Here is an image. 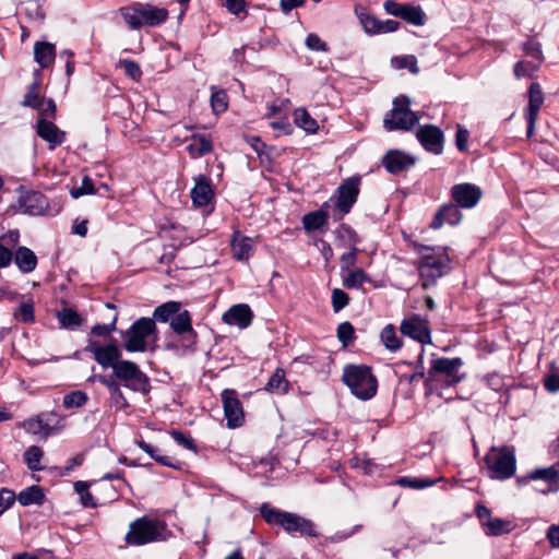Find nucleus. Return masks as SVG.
<instances>
[{"instance_id": "1", "label": "nucleus", "mask_w": 559, "mask_h": 559, "mask_svg": "<svg viewBox=\"0 0 559 559\" xmlns=\"http://www.w3.org/2000/svg\"><path fill=\"white\" fill-rule=\"evenodd\" d=\"M262 519L271 526L282 527L287 534L300 537H318L317 525L297 513L283 511L263 503L260 507Z\"/></svg>"}, {"instance_id": "2", "label": "nucleus", "mask_w": 559, "mask_h": 559, "mask_svg": "<svg viewBox=\"0 0 559 559\" xmlns=\"http://www.w3.org/2000/svg\"><path fill=\"white\" fill-rule=\"evenodd\" d=\"M123 348L129 353L154 352L158 338L157 325L154 319L141 317L131 326L120 332Z\"/></svg>"}, {"instance_id": "3", "label": "nucleus", "mask_w": 559, "mask_h": 559, "mask_svg": "<svg viewBox=\"0 0 559 559\" xmlns=\"http://www.w3.org/2000/svg\"><path fill=\"white\" fill-rule=\"evenodd\" d=\"M120 14L131 29L142 27H157L168 19V10L151 3L136 2L132 5L120 8Z\"/></svg>"}, {"instance_id": "4", "label": "nucleus", "mask_w": 559, "mask_h": 559, "mask_svg": "<svg viewBox=\"0 0 559 559\" xmlns=\"http://www.w3.org/2000/svg\"><path fill=\"white\" fill-rule=\"evenodd\" d=\"M170 535L164 522L142 516L130 523L126 535V543L132 546H142L150 543L166 540Z\"/></svg>"}, {"instance_id": "5", "label": "nucleus", "mask_w": 559, "mask_h": 559, "mask_svg": "<svg viewBox=\"0 0 559 559\" xmlns=\"http://www.w3.org/2000/svg\"><path fill=\"white\" fill-rule=\"evenodd\" d=\"M414 248L421 253V258L417 262V269L419 272V276L423 281V288L427 289L430 286L435 285L437 280L442 277L450 271V258L444 253H429L424 254L426 250H432V248L414 243Z\"/></svg>"}, {"instance_id": "6", "label": "nucleus", "mask_w": 559, "mask_h": 559, "mask_svg": "<svg viewBox=\"0 0 559 559\" xmlns=\"http://www.w3.org/2000/svg\"><path fill=\"white\" fill-rule=\"evenodd\" d=\"M342 380L350 389V392L362 401L370 400L377 393L378 381L368 366H346Z\"/></svg>"}, {"instance_id": "7", "label": "nucleus", "mask_w": 559, "mask_h": 559, "mask_svg": "<svg viewBox=\"0 0 559 559\" xmlns=\"http://www.w3.org/2000/svg\"><path fill=\"white\" fill-rule=\"evenodd\" d=\"M489 478L507 480L515 475V449L510 445L492 447L484 456Z\"/></svg>"}, {"instance_id": "8", "label": "nucleus", "mask_w": 559, "mask_h": 559, "mask_svg": "<svg viewBox=\"0 0 559 559\" xmlns=\"http://www.w3.org/2000/svg\"><path fill=\"white\" fill-rule=\"evenodd\" d=\"M170 329L178 336V341L167 343V349L195 350L198 333L192 326V317L188 310H179L170 321Z\"/></svg>"}, {"instance_id": "9", "label": "nucleus", "mask_w": 559, "mask_h": 559, "mask_svg": "<svg viewBox=\"0 0 559 559\" xmlns=\"http://www.w3.org/2000/svg\"><path fill=\"white\" fill-rule=\"evenodd\" d=\"M110 377L133 392L146 395L151 391L148 377L131 360L123 359L114 366Z\"/></svg>"}, {"instance_id": "10", "label": "nucleus", "mask_w": 559, "mask_h": 559, "mask_svg": "<svg viewBox=\"0 0 559 559\" xmlns=\"http://www.w3.org/2000/svg\"><path fill=\"white\" fill-rule=\"evenodd\" d=\"M411 99L400 95L393 100V108L386 112L383 126L388 131L412 130L418 123L417 115L409 109Z\"/></svg>"}, {"instance_id": "11", "label": "nucleus", "mask_w": 559, "mask_h": 559, "mask_svg": "<svg viewBox=\"0 0 559 559\" xmlns=\"http://www.w3.org/2000/svg\"><path fill=\"white\" fill-rule=\"evenodd\" d=\"M64 417L56 412H43L23 423V428L32 435L47 439L64 428Z\"/></svg>"}, {"instance_id": "12", "label": "nucleus", "mask_w": 559, "mask_h": 559, "mask_svg": "<svg viewBox=\"0 0 559 559\" xmlns=\"http://www.w3.org/2000/svg\"><path fill=\"white\" fill-rule=\"evenodd\" d=\"M462 366L463 360L460 357H440L432 359L428 370L427 381H439L442 377L448 386L455 385L462 380V377L457 373Z\"/></svg>"}, {"instance_id": "13", "label": "nucleus", "mask_w": 559, "mask_h": 559, "mask_svg": "<svg viewBox=\"0 0 559 559\" xmlns=\"http://www.w3.org/2000/svg\"><path fill=\"white\" fill-rule=\"evenodd\" d=\"M359 177H350L345 179L337 188V200L335 202L336 215L335 221H341L348 214L356 203L359 194Z\"/></svg>"}, {"instance_id": "14", "label": "nucleus", "mask_w": 559, "mask_h": 559, "mask_svg": "<svg viewBox=\"0 0 559 559\" xmlns=\"http://www.w3.org/2000/svg\"><path fill=\"white\" fill-rule=\"evenodd\" d=\"M475 514L487 536H501L511 533L515 528V525L510 520L492 518L490 509L483 503L476 504Z\"/></svg>"}, {"instance_id": "15", "label": "nucleus", "mask_w": 559, "mask_h": 559, "mask_svg": "<svg viewBox=\"0 0 559 559\" xmlns=\"http://www.w3.org/2000/svg\"><path fill=\"white\" fill-rule=\"evenodd\" d=\"M85 352L93 354L94 359L103 368H111L122 361V354L116 342H110L106 345H100L99 342L88 340L84 348Z\"/></svg>"}, {"instance_id": "16", "label": "nucleus", "mask_w": 559, "mask_h": 559, "mask_svg": "<svg viewBox=\"0 0 559 559\" xmlns=\"http://www.w3.org/2000/svg\"><path fill=\"white\" fill-rule=\"evenodd\" d=\"M221 397L227 427L235 429L242 426L245 423V412L236 390L225 389Z\"/></svg>"}, {"instance_id": "17", "label": "nucleus", "mask_w": 559, "mask_h": 559, "mask_svg": "<svg viewBox=\"0 0 559 559\" xmlns=\"http://www.w3.org/2000/svg\"><path fill=\"white\" fill-rule=\"evenodd\" d=\"M16 209L32 216L46 215L49 210V202L47 197L40 191H22L17 199Z\"/></svg>"}, {"instance_id": "18", "label": "nucleus", "mask_w": 559, "mask_h": 559, "mask_svg": "<svg viewBox=\"0 0 559 559\" xmlns=\"http://www.w3.org/2000/svg\"><path fill=\"white\" fill-rule=\"evenodd\" d=\"M400 330L403 335L419 342L421 345L431 343L429 322L419 314H412L404 319L401 322Z\"/></svg>"}, {"instance_id": "19", "label": "nucleus", "mask_w": 559, "mask_h": 559, "mask_svg": "<svg viewBox=\"0 0 559 559\" xmlns=\"http://www.w3.org/2000/svg\"><path fill=\"white\" fill-rule=\"evenodd\" d=\"M451 199L461 209H473L483 197V190L469 182L456 183L450 190Z\"/></svg>"}, {"instance_id": "20", "label": "nucleus", "mask_w": 559, "mask_h": 559, "mask_svg": "<svg viewBox=\"0 0 559 559\" xmlns=\"http://www.w3.org/2000/svg\"><path fill=\"white\" fill-rule=\"evenodd\" d=\"M416 138L426 151L435 155L442 153L444 135L439 127L435 124L421 126L416 132Z\"/></svg>"}, {"instance_id": "21", "label": "nucleus", "mask_w": 559, "mask_h": 559, "mask_svg": "<svg viewBox=\"0 0 559 559\" xmlns=\"http://www.w3.org/2000/svg\"><path fill=\"white\" fill-rule=\"evenodd\" d=\"M382 166L391 175H399L408 170L416 163L414 156L399 150H390L382 157Z\"/></svg>"}, {"instance_id": "22", "label": "nucleus", "mask_w": 559, "mask_h": 559, "mask_svg": "<svg viewBox=\"0 0 559 559\" xmlns=\"http://www.w3.org/2000/svg\"><path fill=\"white\" fill-rule=\"evenodd\" d=\"M544 104V93L539 83L533 82L528 87V105L526 108L527 136H531L535 129L538 111Z\"/></svg>"}, {"instance_id": "23", "label": "nucleus", "mask_w": 559, "mask_h": 559, "mask_svg": "<svg viewBox=\"0 0 559 559\" xmlns=\"http://www.w3.org/2000/svg\"><path fill=\"white\" fill-rule=\"evenodd\" d=\"M37 135L49 144L50 150H55L66 140V132L60 130L52 120L37 119Z\"/></svg>"}, {"instance_id": "24", "label": "nucleus", "mask_w": 559, "mask_h": 559, "mask_svg": "<svg viewBox=\"0 0 559 559\" xmlns=\"http://www.w3.org/2000/svg\"><path fill=\"white\" fill-rule=\"evenodd\" d=\"M194 187L191 190V199L197 207L209 205L214 199V190L211 178L205 175H199L194 178Z\"/></svg>"}, {"instance_id": "25", "label": "nucleus", "mask_w": 559, "mask_h": 559, "mask_svg": "<svg viewBox=\"0 0 559 559\" xmlns=\"http://www.w3.org/2000/svg\"><path fill=\"white\" fill-rule=\"evenodd\" d=\"M462 217L463 215L460 211V206L456 203H445L441 205L439 210L436 212L430 223V228L439 229L441 226H443V224L455 226L460 224Z\"/></svg>"}, {"instance_id": "26", "label": "nucleus", "mask_w": 559, "mask_h": 559, "mask_svg": "<svg viewBox=\"0 0 559 559\" xmlns=\"http://www.w3.org/2000/svg\"><path fill=\"white\" fill-rule=\"evenodd\" d=\"M223 321L229 325H238L240 329L248 328L253 319V312L246 304L231 306L224 314Z\"/></svg>"}, {"instance_id": "27", "label": "nucleus", "mask_w": 559, "mask_h": 559, "mask_svg": "<svg viewBox=\"0 0 559 559\" xmlns=\"http://www.w3.org/2000/svg\"><path fill=\"white\" fill-rule=\"evenodd\" d=\"M136 445L147 453L156 463L163 466H167L176 471H181L183 468V462L174 455L164 454L158 448L144 440H138Z\"/></svg>"}, {"instance_id": "28", "label": "nucleus", "mask_w": 559, "mask_h": 559, "mask_svg": "<svg viewBox=\"0 0 559 559\" xmlns=\"http://www.w3.org/2000/svg\"><path fill=\"white\" fill-rule=\"evenodd\" d=\"M94 379H96L100 384H103L107 389L110 402L114 406H116L118 409H126L130 406L123 392L121 391V384L118 381H116L112 377L99 374L90 378V381Z\"/></svg>"}, {"instance_id": "29", "label": "nucleus", "mask_w": 559, "mask_h": 559, "mask_svg": "<svg viewBox=\"0 0 559 559\" xmlns=\"http://www.w3.org/2000/svg\"><path fill=\"white\" fill-rule=\"evenodd\" d=\"M13 260L22 273H31L37 266V257L35 252L25 246L16 248Z\"/></svg>"}, {"instance_id": "30", "label": "nucleus", "mask_w": 559, "mask_h": 559, "mask_svg": "<svg viewBox=\"0 0 559 559\" xmlns=\"http://www.w3.org/2000/svg\"><path fill=\"white\" fill-rule=\"evenodd\" d=\"M34 82L28 86L27 92L25 93L22 105L24 107H29L32 109H39L40 106L44 105V97H41L38 93V88L40 85V76L41 72L39 69L35 70L34 73Z\"/></svg>"}, {"instance_id": "31", "label": "nucleus", "mask_w": 559, "mask_h": 559, "mask_svg": "<svg viewBox=\"0 0 559 559\" xmlns=\"http://www.w3.org/2000/svg\"><path fill=\"white\" fill-rule=\"evenodd\" d=\"M55 45L48 41H37L34 45V58L41 69L48 68L55 60Z\"/></svg>"}, {"instance_id": "32", "label": "nucleus", "mask_w": 559, "mask_h": 559, "mask_svg": "<svg viewBox=\"0 0 559 559\" xmlns=\"http://www.w3.org/2000/svg\"><path fill=\"white\" fill-rule=\"evenodd\" d=\"M16 499L21 506L27 507L31 504L41 506L46 497L41 487L33 485L20 491Z\"/></svg>"}, {"instance_id": "33", "label": "nucleus", "mask_w": 559, "mask_h": 559, "mask_svg": "<svg viewBox=\"0 0 559 559\" xmlns=\"http://www.w3.org/2000/svg\"><path fill=\"white\" fill-rule=\"evenodd\" d=\"M181 309V302L170 300L167 302H164L156 307L153 311V317L151 319H154V322H162L166 323L173 320V318L179 312Z\"/></svg>"}, {"instance_id": "34", "label": "nucleus", "mask_w": 559, "mask_h": 559, "mask_svg": "<svg viewBox=\"0 0 559 559\" xmlns=\"http://www.w3.org/2000/svg\"><path fill=\"white\" fill-rule=\"evenodd\" d=\"M328 203H324L318 211L309 212L302 217V224L306 231L320 229L328 223L329 215L324 211Z\"/></svg>"}, {"instance_id": "35", "label": "nucleus", "mask_w": 559, "mask_h": 559, "mask_svg": "<svg viewBox=\"0 0 559 559\" xmlns=\"http://www.w3.org/2000/svg\"><path fill=\"white\" fill-rule=\"evenodd\" d=\"M264 389L270 393H287L289 390V383L286 380L285 370L282 368H276L266 382Z\"/></svg>"}, {"instance_id": "36", "label": "nucleus", "mask_w": 559, "mask_h": 559, "mask_svg": "<svg viewBox=\"0 0 559 559\" xmlns=\"http://www.w3.org/2000/svg\"><path fill=\"white\" fill-rule=\"evenodd\" d=\"M59 324L63 329L75 330L83 323L82 317L72 308L64 307L57 312Z\"/></svg>"}, {"instance_id": "37", "label": "nucleus", "mask_w": 559, "mask_h": 559, "mask_svg": "<svg viewBox=\"0 0 559 559\" xmlns=\"http://www.w3.org/2000/svg\"><path fill=\"white\" fill-rule=\"evenodd\" d=\"M231 248L237 260L248 259L252 251V240L236 233L231 240Z\"/></svg>"}, {"instance_id": "38", "label": "nucleus", "mask_w": 559, "mask_h": 559, "mask_svg": "<svg viewBox=\"0 0 559 559\" xmlns=\"http://www.w3.org/2000/svg\"><path fill=\"white\" fill-rule=\"evenodd\" d=\"M400 19L412 25L421 26L426 22V14L419 5L415 7L406 3L403 11H401Z\"/></svg>"}, {"instance_id": "39", "label": "nucleus", "mask_w": 559, "mask_h": 559, "mask_svg": "<svg viewBox=\"0 0 559 559\" xmlns=\"http://www.w3.org/2000/svg\"><path fill=\"white\" fill-rule=\"evenodd\" d=\"M294 122L297 127L304 129L308 133H316L319 129L318 122L305 108L295 109Z\"/></svg>"}, {"instance_id": "40", "label": "nucleus", "mask_w": 559, "mask_h": 559, "mask_svg": "<svg viewBox=\"0 0 559 559\" xmlns=\"http://www.w3.org/2000/svg\"><path fill=\"white\" fill-rule=\"evenodd\" d=\"M213 150L212 141L205 135L194 138V141L187 146V151L193 158L201 157L211 153Z\"/></svg>"}, {"instance_id": "41", "label": "nucleus", "mask_w": 559, "mask_h": 559, "mask_svg": "<svg viewBox=\"0 0 559 559\" xmlns=\"http://www.w3.org/2000/svg\"><path fill=\"white\" fill-rule=\"evenodd\" d=\"M380 338L385 348L390 352H396L402 347V341L396 335V330L393 324H388L382 329Z\"/></svg>"}, {"instance_id": "42", "label": "nucleus", "mask_w": 559, "mask_h": 559, "mask_svg": "<svg viewBox=\"0 0 559 559\" xmlns=\"http://www.w3.org/2000/svg\"><path fill=\"white\" fill-rule=\"evenodd\" d=\"M334 234L336 238L345 246L348 247H357V245L360 242V237L355 231L354 228H352L349 225L342 223L335 230Z\"/></svg>"}, {"instance_id": "43", "label": "nucleus", "mask_w": 559, "mask_h": 559, "mask_svg": "<svg viewBox=\"0 0 559 559\" xmlns=\"http://www.w3.org/2000/svg\"><path fill=\"white\" fill-rule=\"evenodd\" d=\"M366 282H371V280L360 267L349 271V273L343 277V286L347 289H358Z\"/></svg>"}, {"instance_id": "44", "label": "nucleus", "mask_w": 559, "mask_h": 559, "mask_svg": "<svg viewBox=\"0 0 559 559\" xmlns=\"http://www.w3.org/2000/svg\"><path fill=\"white\" fill-rule=\"evenodd\" d=\"M88 395L81 390H75L67 393L62 399V406L66 409L81 408L88 402Z\"/></svg>"}, {"instance_id": "45", "label": "nucleus", "mask_w": 559, "mask_h": 559, "mask_svg": "<svg viewBox=\"0 0 559 559\" xmlns=\"http://www.w3.org/2000/svg\"><path fill=\"white\" fill-rule=\"evenodd\" d=\"M43 457V450L37 445L29 447L24 452V461L32 472H38L43 469L40 466V460Z\"/></svg>"}, {"instance_id": "46", "label": "nucleus", "mask_w": 559, "mask_h": 559, "mask_svg": "<svg viewBox=\"0 0 559 559\" xmlns=\"http://www.w3.org/2000/svg\"><path fill=\"white\" fill-rule=\"evenodd\" d=\"M437 480L430 478H419V477H411L403 476L397 479V485L412 489H424L430 486H433Z\"/></svg>"}, {"instance_id": "47", "label": "nucleus", "mask_w": 559, "mask_h": 559, "mask_svg": "<svg viewBox=\"0 0 559 559\" xmlns=\"http://www.w3.org/2000/svg\"><path fill=\"white\" fill-rule=\"evenodd\" d=\"M90 485L86 481L78 480L74 483V490L80 496V501L85 508H95L97 504L94 501L92 493L88 490Z\"/></svg>"}, {"instance_id": "48", "label": "nucleus", "mask_w": 559, "mask_h": 559, "mask_svg": "<svg viewBox=\"0 0 559 559\" xmlns=\"http://www.w3.org/2000/svg\"><path fill=\"white\" fill-rule=\"evenodd\" d=\"M359 22L364 31L369 35L380 34L381 20L369 13H360L358 15Z\"/></svg>"}, {"instance_id": "49", "label": "nucleus", "mask_w": 559, "mask_h": 559, "mask_svg": "<svg viewBox=\"0 0 559 559\" xmlns=\"http://www.w3.org/2000/svg\"><path fill=\"white\" fill-rule=\"evenodd\" d=\"M336 335L343 346H348L355 340V329L350 322H342L337 326Z\"/></svg>"}, {"instance_id": "50", "label": "nucleus", "mask_w": 559, "mask_h": 559, "mask_svg": "<svg viewBox=\"0 0 559 559\" xmlns=\"http://www.w3.org/2000/svg\"><path fill=\"white\" fill-rule=\"evenodd\" d=\"M118 67L123 69L124 74L134 81H139L142 78L140 64L133 60L122 59L119 61Z\"/></svg>"}, {"instance_id": "51", "label": "nucleus", "mask_w": 559, "mask_h": 559, "mask_svg": "<svg viewBox=\"0 0 559 559\" xmlns=\"http://www.w3.org/2000/svg\"><path fill=\"white\" fill-rule=\"evenodd\" d=\"M14 317L23 323H32L35 320L34 306L32 302H22L14 311Z\"/></svg>"}, {"instance_id": "52", "label": "nucleus", "mask_w": 559, "mask_h": 559, "mask_svg": "<svg viewBox=\"0 0 559 559\" xmlns=\"http://www.w3.org/2000/svg\"><path fill=\"white\" fill-rule=\"evenodd\" d=\"M169 435L179 445L183 447L185 449L193 452L198 451L194 440L189 435L176 429L170 430Z\"/></svg>"}, {"instance_id": "53", "label": "nucleus", "mask_w": 559, "mask_h": 559, "mask_svg": "<svg viewBox=\"0 0 559 559\" xmlns=\"http://www.w3.org/2000/svg\"><path fill=\"white\" fill-rule=\"evenodd\" d=\"M528 478L533 480L543 479L548 483H552L558 478V471L554 466L548 468H537L528 474Z\"/></svg>"}, {"instance_id": "54", "label": "nucleus", "mask_w": 559, "mask_h": 559, "mask_svg": "<svg viewBox=\"0 0 559 559\" xmlns=\"http://www.w3.org/2000/svg\"><path fill=\"white\" fill-rule=\"evenodd\" d=\"M349 296L341 288L332 290V307L334 312H338L349 304Z\"/></svg>"}, {"instance_id": "55", "label": "nucleus", "mask_w": 559, "mask_h": 559, "mask_svg": "<svg viewBox=\"0 0 559 559\" xmlns=\"http://www.w3.org/2000/svg\"><path fill=\"white\" fill-rule=\"evenodd\" d=\"M223 5L227 11L240 19H245L247 15L246 1L245 0H222Z\"/></svg>"}, {"instance_id": "56", "label": "nucleus", "mask_w": 559, "mask_h": 559, "mask_svg": "<svg viewBox=\"0 0 559 559\" xmlns=\"http://www.w3.org/2000/svg\"><path fill=\"white\" fill-rule=\"evenodd\" d=\"M228 97L226 92L224 91H216L213 92L211 95V106L215 112H223L228 107Z\"/></svg>"}, {"instance_id": "57", "label": "nucleus", "mask_w": 559, "mask_h": 559, "mask_svg": "<svg viewBox=\"0 0 559 559\" xmlns=\"http://www.w3.org/2000/svg\"><path fill=\"white\" fill-rule=\"evenodd\" d=\"M38 110V119L53 120L57 114V106L52 98L45 99L44 105Z\"/></svg>"}, {"instance_id": "58", "label": "nucleus", "mask_w": 559, "mask_h": 559, "mask_svg": "<svg viewBox=\"0 0 559 559\" xmlns=\"http://www.w3.org/2000/svg\"><path fill=\"white\" fill-rule=\"evenodd\" d=\"M94 193H95L94 182L88 176L83 177L82 183L79 188H73L71 190V195L74 199H78L85 194H94Z\"/></svg>"}, {"instance_id": "59", "label": "nucleus", "mask_w": 559, "mask_h": 559, "mask_svg": "<svg viewBox=\"0 0 559 559\" xmlns=\"http://www.w3.org/2000/svg\"><path fill=\"white\" fill-rule=\"evenodd\" d=\"M396 67L399 69H408L413 74L419 73V68L417 66V59L413 55L403 56L395 58Z\"/></svg>"}, {"instance_id": "60", "label": "nucleus", "mask_w": 559, "mask_h": 559, "mask_svg": "<svg viewBox=\"0 0 559 559\" xmlns=\"http://www.w3.org/2000/svg\"><path fill=\"white\" fill-rule=\"evenodd\" d=\"M117 319H118V314L116 313L114 316V319H112V321L110 323H108V324H95L91 329V335L103 336V337L109 336L114 331H116Z\"/></svg>"}, {"instance_id": "61", "label": "nucleus", "mask_w": 559, "mask_h": 559, "mask_svg": "<svg viewBox=\"0 0 559 559\" xmlns=\"http://www.w3.org/2000/svg\"><path fill=\"white\" fill-rule=\"evenodd\" d=\"M350 250L341 255L340 263L341 270H349L357 263V254L360 251L357 247H349Z\"/></svg>"}, {"instance_id": "62", "label": "nucleus", "mask_w": 559, "mask_h": 559, "mask_svg": "<svg viewBox=\"0 0 559 559\" xmlns=\"http://www.w3.org/2000/svg\"><path fill=\"white\" fill-rule=\"evenodd\" d=\"M16 495L13 490L2 488L0 490V516L14 503Z\"/></svg>"}, {"instance_id": "63", "label": "nucleus", "mask_w": 559, "mask_h": 559, "mask_svg": "<svg viewBox=\"0 0 559 559\" xmlns=\"http://www.w3.org/2000/svg\"><path fill=\"white\" fill-rule=\"evenodd\" d=\"M306 46L308 49L313 51H328L329 46L325 41H323L317 34H309L306 38Z\"/></svg>"}, {"instance_id": "64", "label": "nucleus", "mask_w": 559, "mask_h": 559, "mask_svg": "<svg viewBox=\"0 0 559 559\" xmlns=\"http://www.w3.org/2000/svg\"><path fill=\"white\" fill-rule=\"evenodd\" d=\"M468 138H469L468 130L465 129L463 126L457 124L456 133H455V145L460 152L467 151Z\"/></svg>"}]
</instances>
